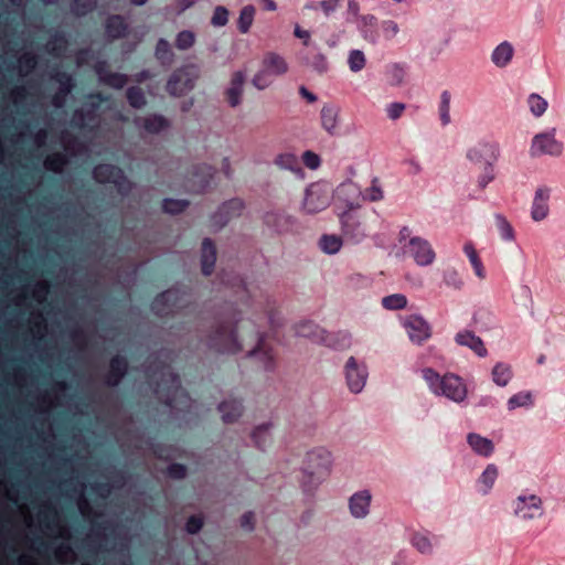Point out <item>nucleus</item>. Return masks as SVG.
I'll return each instance as SVG.
<instances>
[{"instance_id":"nucleus-1","label":"nucleus","mask_w":565,"mask_h":565,"mask_svg":"<svg viewBox=\"0 0 565 565\" xmlns=\"http://www.w3.org/2000/svg\"><path fill=\"white\" fill-rule=\"evenodd\" d=\"M422 376L427 382L430 391L437 396H445L456 403H461L468 394L467 384L459 375L446 373L440 375L431 367H424Z\"/></svg>"},{"instance_id":"nucleus-2","label":"nucleus","mask_w":565,"mask_h":565,"mask_svg":"<svg viewBox=\"0 0 565 565\" xmlns=\"http://www.w3.org/2000/svg\"><path fill=\"white\" fill-rule=\"evenodd\" d=\"M157 373L160 374V381L157 382L154 393L162 403L174 408L179 398H188L181 387L179 376L171 371L169 365H161L152 376H156Z\"/></svg>"},{"instance_id":"nucleus-3","label":"nucleus","mask_w":565,"mask_h":565,"mask_svg":"<svg viewBox=\"0 0 565 565\" xmlns=\"http://www.w3.org/2000/svg\"><path fill=\"white\" fill-rule=\"evenodd\" d=\"M338 216L341 223L342 234L352 239H359L365 236L363 230V214L358 203H345L338 205Z\"/></svg>"},{"instance_id":"nucleus-4","label":"nucleus","mask_w":565,"mask_h":565,"mask_svg":"<svg viewBox=\"0 0 565 565\" xmlns=\"http://www.w3.org/2000/svg\"><path fill=\"white\" fill-rule=\"evenodd\" d=\"M103 102L104 97L100 93L90 94L87 97L85 106L74 111L72 116V124L79 129H84L86 127L90 129L98 128L100 125L98 110Z\"/></svg>"},{"instance_id":"nucleus-5","label":"nucleus","mask_w":565,"mask_h":565,"mask_svg":"<svg viewBox=\"0 0 565 565\" xmlns=\"http://www.w3.org/2000/svg\"><path fill=\"white\" fill-rule=\"evenodd\" d=\"M332 198L333 190L328 183L315 182L307 189L303 209L310 214L319 213L330 205Z\"/></svg>"},{"instance_id":"nucleus-6","label":"nucleus","mask_w":565,"mask_h":565,"mask_svg":"<svg viewBox=\"0 0 565 565\" xmlns=\"http://www.w3.org/2000/svg\"><path fill=\"white\" fill-rule=\"evenodd\" d=\"M94 179L99 183H110L120 194H127L132 183L125 177L121 169L113 164H98L93 170Z\"/></svg>"},{"instance_id":"nucleus-7","label":"nucleus","mask_w":565,"mask_h":565,"mask_svg":"<svg viewBox=\"0 0 565 565\" xmlns=\"http://www.w3.org/2000/svg\"><path fill=\"white\" fill-rule=\"evenodd\" d=\"M402 326L409 340L417 345H423L433 335L430 323L420 315L413 313L406 316L402 320Z\"/></svg>"},{"instance_id":"nucleus-8","label":"nucleus","mask_w":565,"mask_h":565,"mask_svg":"<svg viewBox=\"0 0 565 565\" xmlns=\"http://www.w3.org/2000/svg\"><path fill=\"white\" fill-rule=\"evenodd\" d=\"M198 77V70L194 65L181 67L171 75L167 89L173 96H182L194 87Z\"/></svg>"},{"instance_id":"nucleus-9","label":"nucleus","mask_w":565,"mask_h":565,"mask_svg":"<svg viewBox=\"0 0 565 565\" xmlns=\"http://www.w3.org/2000/svg\"><path fill=\"white\" fill-rule=\"evenodd\" d=\"M66 390L67 383L65 381L54 382L50 390H46L36 396V412L40 414H50L52 409L58 406L61 395L65 393Z\"/></svg>"},{"instance_id":"nucleus-10","label":"nucleus","mask_w":565,"mask_h":565,"mask_svg":"<svg viewBox=\"0 0 565 565\" xmlns=\"http://www.w3.org/2000/svg\"><path fill=\"white\" fill-rule=\"evenodd\" d=\"M531 151L533 156H558L562 152V143L555 139L554 130L542 132L533 138Z\"/></svg>"},{"instance_id":"nucleus-11","label":"nucleus","mask_w":565,"mask_h":565,"mask_svg":"<svg viewBox=\"0 0 565 565\" xmlns=\"http://www.w3.org/2000/svg\"><path fill=\"white\" fill-rule=\"evenodd\" d=\"M366 376L365 366L359 364L355 358H349L345 364V377L349 388L354 393L361 392L365 385Z\"/></svg>"},{"instance_id":"nucleus-12","label":"nucleus","mask_w":565,"mask_h":565,"mask_svg":"<svg viewBox=\"0 0 565 565\" xmlns=\"http://www.w3.org/2000/svg\"><path fill=\"white\" fill-rule=\"evenodd\" d=\"M407 247L411 256L420 266L430 265L435 259V253L430 244L420 237L411 238Z\"/></svg>"},{"instance_id":"nucleus-13","label":"nucleus","mask_w":565,"mask_h":565,"mask_svg":"<svg viewBox=\"0 0 565 565\" xmlns=\"http://www.w3.org/2000/svg\"><path fill=\"white\" fill-rule=\"evenodd\" d=\"M180 299V292L177 289H168L161 292L152 302V310L159 317L173 315V306Z\"/></svg>"},{"instance_id":"nucleus-14","label":"nucleus","mask_w":565,"mask_h":565,"mask_svg":"<svg viewBox=\"0 0 565 565\" xmlns=\"http://www.w3.org/2000/svg\"><path fill=\"white\" fill-rule=\"evenodd\" d=\"M515 513L524 520L539 516L542 514V500L534 494L519 497Z\"/></svg>"},{"instance_id":"nucleus-15","label":"nucleus","mask_w":565,"mask_h":565,"mask_svg":"<svg viewBox=\"0 0 565 565\" xmlns=\"http://www.w3.org/2000/svg\"><path fill=\"white\" fill-rule=\"evenodd\" d=\"M213 341H215L218 350H235L236 345V334H235V323H225L220 326L213 337Z\"/></svg>"},{"instance_id":"nucleus-16","label":"nucleus","mask_w":565,"mask_h":565,"mask_svg":"<svg viewBox=\"0 0 565 565\" xmlns=\"http://www.w3.org/2000/svg\"><path fill=\"white\" fill-rule=\"evenodd\" d=\"M136 126L142 128L146 132L154 135L166 130L169 127V121L160 115H148L146 117H137L135 119Z\"/></svg>"},{"instance_id":"nucleus-17","label":"nucleus","mask_w":565,"mask_h":565,"mask_svg":"<svg viewBox=\"0 0 565 565\" xmlns=\"http://www.w3.org/2000/svg\"><path fill=\"white\" fill-rule=\"evenodd\" d=\"M244 83L245 74L242 71H237L232 75L230 87L225 90V97L231 107H236L241 104Z\"/></svg>"},{"instance_id":"nucleus-18","label":"nucleus","mask_w":565,"mask_h":565,"mask_svg":"<svg viewBox=\"0 0 565 565\" xmlns=\"http://www.w3.org/2000/svg\"><path fill=\"white\" fill-rule=\"evenodd\" d=\"M548 200L550 190L547 188H540L536 190L531 211V215L534 221H542L548 215Z\"/></svg>"},{"instance_id":"nucleus-19","label":"nucleus","mask_w":565,"mask_h":565,"mask_svg":"<svg viewBox=\"0 0 565 565\" xmlns=\"http://www.w3.org/2000/svg\"><path fill=\"white\" fill-rule=\"evenodd\" d=\"M372 495L370 491L362 490L354 493L349 501L350 511L355 518H364L369 513Z\"/></svg>"},{"instance_id":"nucleus-20","label":"nucleus","mask_w":565,"mask_h":565,"mask_svg":"<svg viewBox=\"0 0 565 565\" xmlns=\"http://www.w3.org/2000/svg\"><path fill=\"white\" fill-rule=\"evenodd\" d=\"M456 342L459 345L470 348L476 354L479 356H486L488 351L487 348L478 335H476L472 331L463 330L456 334Z\"/></svg>"},{"instance_id":"nucleus-21","label":"nucleus","mask_w":565,"mask_h":565,"mask_svg":"<svg viewBox=\"0 0 565 565\" xmlns=\"http://www.w3.org/2000/svg\"><path fill=\"white\" fill-rule=\"evenodd\" d=\"M216 262V247L211 238H204L201 246V267L204 275H211Z\"/></svg>"},{"instance_id":"nucleus-22","label":"nucleus","mask_w":565,"mask_h":565,"mask_svg":"<svg viewBox=\"0 0 565 565\" xmlns=\"http://www.w3.org/2000/svg\"><path fill=\"white\" fill-rule=\"evenodd\" d=\"M127 367L128 364L124 358L119 355L114 356L109 363V371L105 376L106 384L108 386L118 385L121 379L125 376Z\"/></svg>"},{"instance_id":"nucleus-23","label":"nucleus","mask_w":565,"mask_h":565,"mask_svg":"<svg viewBox=\"0 0 565 565\" xmlns=\"http://www.w3.org/2000/svg\"><path fill=\"white\" fill-rule=\"evenodd\" d=\"M467 443L470 448L481 457H490L494 451L493 441L477 433H469L467 435Z\"/></svg>"},{"instance_id":"nucleus-24","label":"nucleus","mask_w":565,"mask_h":565,"mask_svg":"<svg viewBox=\"0 0 565 565\" xmlns=\"http://www.w3.org/2000/svg\"><path fill=\"white\" fill-rule=\"evenodd\" d=\"M28 326L34 339L42 340L47 333V321L43 312L39 309L30 312Z\"/></svg>"},{"instance_id":"nucleus-25","label":"nucleus","mask_w":565,"mask_h":565,"mask_svg":"<svg viewBox=\"0 0 565 565\" xmlns=\"http://www.w3.org/2000/svg\"><path fill=\"white\" fill-rule=\"evenodd\" d=\"M104 66V64H99L96 67L100 82L114 88H122L128 83L127 75L108 72Z\"/></svg>"},{"instance_id":"nucleus-26","label":"nucleus","mask_w":565,"mask_h":565,"mask_svg":"<svg viewBox=\"0 0 565 565\" xmlns=\"http://www.w3.org/2000/svg\"><path fill=\"white\" fill-rule=\"evenodd\" d=\"M78 497L76 499V505L84 519L94 520L98 516L94 508L92 507L89 500L87 499L86 492V483L79 482L78 484Z\"/></svg>"},{"instance_id":"nucleus-27","label":"nucleus","mask_w":565,"mask_h":565,"mask_svg":"<svg viewBox=\"0 0 565 565\" xmlns=\"http://www.w3.org/2000/svg\"><path fill=\"white\" fill-rule=\"evenodd\" d=\"M264 68L275 75L285 74L288 71L286 61L276 53H267L263 61Z\"/></svg>"},{"instance_id":"nucleus-28","label":"nucleus","mask_w":565,"mask_h":565,"mask_svg":"<svg viewBox=\"0 0 565 565\" xmlns=\"http://www.w3.org/2000/svg\"><path fill=\"white\" fill-rule=\"evenodd\" d=\"M218 411L222 413L223 422L232 424L242 415V405L236 401H224L220 404Z\"/></svg>"},{"instance_id":"nucleus-29","label":"nucleus","mask_w":565,"mask_h":565,"mask_svg":"<svg viewBox=\"0 0 565 565\" xmlns=\"http://www.w3.org/2000/svg\"><path fill=\"white\" fill-rule=\"evenodd\" d=\"M498 476L499 470L497 466L493 463L488 465L478 480L479 491L487 494L492 489Z\"/></svg>"},{"instance_id":"nucleus-30","label":"nucleus","mask_w":565,"mask_h":565,"mask_svg":"<svg viewBox=\"0 0 565 565\" xmlns=\"http://www.w3.org/2000/svg\"><path fill=\"white\" fill-rule=\"evenodd\" d=\"M55 561L61 565H67L75 563L77 558L76 552L71 545L62 543L54 548L53 552Z\"/></svg>"},{"instance_id":"nucleus-31","label":"nucleus","mask_w":565,"mask_h":565,"mask_svg":"<svg viewBox=\"0 0 565 565\" xmlns=\"http://www.w3.org/2000/svg\"><path fill=\"white\" fill-rule=\"evenodd\" d=\"M513 376L511 366L507 363H497L492 369V380L499 386H505Z\"/></svg>"},{"instance_id":"nucleus-32","label":"nucleus","mask_w":565,"mask_h":565,"mask_svg":"<svg viewBox=\"0 0 565 565\" xmlns=\"http://www.w3.org/2000/svg\"><path fill=\"white\" fill-rule=\"evenodd\" d=\"M67 158L61 152H53L46 156L43 166L47 171L61 173L67 164Z\"/></svg>"},{"instance_id":"nucleus-33","label":"nucleus","mask_w":565,"mask_h":565,"mask_svg":"<svg viewBox=\"0 0 565 565\" xmlns=\"http://www.w3.org/2000/svg\"><path fill=\"white\" fill-rule=\"evenodd\" d=\"M38 65V57L31 52L22 53L18 58L20 76L24 77L31 74Z\"/></svg>"},{"instance_id":"nucleus-34","label":"nucleus","mask_w":565,"mask_h":565,"mask_svg":"<svg viewBox=\"0 0 565 565\" xmlns=\"http://www.w3.org/2000/svg\"><path fill=\"white\" fill-rule=\"evenodd\" d=\"M256 9L254 6L248 4L245 6L241 12L237 20V29L241 33H247L249 31L250 25L253 24L255 18Z\"/></svg>"},{"instance_id":"nucleus-35","label":"nucleus","mask_w":565,"mask_h":565,"mask_svg":"<svg viewBox=\"0 0 565 565\" xmlns=\"http://www.w3.org/2000/svg\"><path fill=\"white\" fill-rule=\"evenodd\" d=\"M513 55V47L510 43H501L492 54V61L498 66H505Z\"/></svg>"},{"instance_id":"nucleus-36","label":"nucleus","mask_w":565,"mask_h":565,"mask_svg":"<svg viewBox=\"0 0 565 565\" xmlns=\"http://www.w3.org/2000/svg\"><path fill=\"white\" fill-rule=\"evenodd\" d=\"M342 238L334 234H324L321 236L319 245L327 254H335L342 247Z\"/></svg>"},{"instance_id":"nucleus-37","label":"nucleus","mask_w":565,"mask_h":565,"mask_svg":"<svg viewBox=\"0 0 565 565\" xmlns=\"http://www.w3.org/2000/svg\"><path fill=\"white\" fill-rule=\"evenodd\" d=\"M463 250L466 255L468 256L469 260L471 262L473 269L476 274L480 277H484V267L481 262V258L479 257V254L472 243H466L463 246Z\"/></svg>"},{"instance_id":"nucleus-38","label":"nucleus","mask_w":565,"mask_h":565,"mask_svg":"<svg viewBox=\"0 0 565 565\" xmlns=\"http://www.w3.org/2000/svg\"><path fill=\"white\" fill-rule=\"evenodd\" d=\"M321 122L330 134H334L338 126V110L333 107H323Z\"/></svg>"},{"instance_id":"nucleus-39","label":"nucleus","mask_w":565,"mask_h":565,"mask_svg":"<svg viewBox=\"0 0 565 565\" xmlns=\"http://www.w3.org/2000/svg\"><path fill=\"white\" fill-rule=\"evenodd\" d=\"M533 404L532 393L529 391L519 392L512 395L508 401V407L510 411L519 407H529Z\"/></svg>"},{"instance_id":"nucleus-40","label":"nucleus","mask_w":565,"mask_h":565,"mask_svg":"<svg viewBox=\"0 0 565 565\" xmlns=\"http://www.w3.org/2000/svg\"><path fill=\"white\" fill-rule=\"evenodd\" d=\"M50 288L51 286L47 280H38L32 287L31 296L39 305H43L47 299Z\"/></svg>"},{"instance_id":"nucleus-41","label":"nucleus","mask_w":565,"mask_h":565,"mask_svg":"<svg viewBox=\"0 0 565 565\" xmlns=\"http://www.w3.org/2000/svg\"><path fill=\"white\" fill-rule=\"evenodd\" d=\"M382 306L387 310H402L407 307V298L402 294H394L382 299Z\"/></svg>"},{"instance_id":"nucleus-42","label":"nucleus","mask_w":565,"mask_h":565,"mask_svg":"<svg viewBox=\"0 0 565 565\" xmlns=\"http://www.w3.org/2000/svg\"><path fill=\"white\" fill-rule=\"evenodd\" d=\"M306 62L309 66H311L315 71H317L320 74L328 71V62L326 57L318 52H308V54L306 55Z\"/></svg>"},{"instance_id":"nucleus-43","label":"nucleus","mask_w":565,"mask_h":565,"mask_svg":"<svg viewBox=\"0 0 565 565\" xmlns=\"http://www.w3.org/2000/svg\"><path fill=\"white\" fill-rule=\"evenodd\" d=\"M126 96L130 106L134 108H141L146 105V97L140 87H129L126 92Z\"/></svg>"},{"instance_id":"nucleus-44","label":"nucleus","mask_w":565,"mask_h":565,"mask_svg":"<svg viewBox=\"0 0 565 565\" xmlns=\"http://www.w3.org/2000/svg\"><path fill=\"white\" fill-rule=\"evenodd\" d=\"M527 103L530 106V110L536 117L542 116L547 108V102L537 94H531L529 96Z\"/></svg>"},{"instance_id":"nucleus-45","label":"nucleus","mask_w":565,"mask_h":565,"mask_svg":"<svg viewBox=\"0 0 565 565\" xmlns=\"http://www.w3.org/2000/svg\"><path fill=\"white\" fill-rule=\"evenodd\" d=\"M412 543L420 553H428L431 551L433 547L431 540L426 533H414L412 537Z\"/></svg>"},{"instance_id":"nucleus-46","label":"nucleus","mask_w":565,"mask_h":565,"mask_svg":"<svg viewBox=\"0 0 565 565\" xmlns=\"http://www.w3.org/2000/svg\"><path fill=\"white\" fill-rule=\"evenodd\" d=\"M108 35H126V24L124 18L119 15L110 17L107 23Z\"/></svg>"},{"instance_id":"nucleus-47","label":"nucleus","mask_w":565,"mask_h":565,"mask_svg":"<svg viewBox=\"0 0 565 565\" xmlns=\"http://www.w3.org/2000/svg\"><path fill=\"white\" fill-rule=\"evenodd\" d=\"M244 202L239 199H233V200H230L227 202H225L222 207H221V211L226 215V216H233V215H239L242 213V211L244 210Z\"/></svg>"},{"instance_id":"nucleus-48","label":"nucleus","mask_w":565,"mask_h":565,"mask_svg":"<svg viewBox=\"0 0 565 565\" xmlns=\"http://www.w3.org/2000/svg\"><path fill=\"white\" fill-rule=\"evenodd\" d=\"M188 205L189 202L184 200L166 199L163 201L162 207L167 213L178 214L183 212Z\"/></svg>"},{"instance_id":"nucleus-49","label":"nucleus","mask_w":565,"mask_h":565,"mask_svg":"<svg viewBox=\"0 0 565 565\" xmlns=\"http://www.w3.org/2000/svg\"><path fill=\"white\" fill-rule=\"evenodd\" d=\"M96 6V0H72V10L76 15H84Z\"/></svg>"},{"instance_id":"nucleus-50","label":"nucleus","mask_w":565,"mask_h":565,"mask_svg":"<svg viewBox=\"0 0 565 565\" xmlns=\"http://www.w3.org/2000/svg\"><path fill=\"white\" fill-rule=\"evenodd\" d=\"M349 66L351 71L359 72L365 66V57L362 51L353 50L349 55Z\"/></svg>"},{"instance_id":"nucleus-51","label":"nucleus","mask_w":565,"mask_h":565,"mask_svg":"<svg viewBox=\"0 0 565 565\" xmlns=\"http://www.w3.org/2000/svg\"><path fill=\"white\" fill-rule=\"evenodd\" d=\"M497 223L502 237L508 241H513L515 235L510 222L503 215L499 214L497 215Z\"/></svg>"},{"instance_id":"nucleus-52","label":"nucleus","mask_w":565,"mask_h":565,"mask_svg":"<svg viewBox=\"0 0 565 565\" xmlns=\"http://www.w3.org/2000/svg\"><path fill=\"white\" fill-rule=\"evenodd\" d=\"M228 15H230V12L225 7L217 6L214 9V12H213V15L211 19V23L214 26H224L228 22Z\"/></svg>"},{"instance_id":"nucleus-53","label":"nucleus","mask_w":565,"mask_h":565,"mask_svg":"<svg viewBox=\"0 0 565 565\" xmlns=\"http://www.w3.org/2000/svg\"><path fill=\"white\" fill-rule=\"evenodd\" d=\"M26 96H28V90H26L25 86H23V85L14 86L9 92V99L14 105L22 104L26 99Z\"/></svg>"},{"instance_id":"nucleus-54","label":"nucleus","mask_w":565,"mask_h":565,"mask_svg":"<svg viewBox=\"0 0 565 565\" xmlns=\"http://www.w3.org/2000/svg\"><path fill=\"white\" fill-rule=\"evenodd\" d=\"M449 108H450V94L448 92H444L441 94L439 111H440L441 121L445 125L450 121Z\"/></svg>"},{"instance_id":"nucleus-55","label":"nucleus","mask_w":565,"mask_h":565,"mask_svg":"<svg viewBox=\"0 0 565 565\" xmlns=\"http://www.w3.org/2000/svg\"><path fill=\"white\" fill-rule=\"evenodd\" d=\"M494 179V171L491 163H484L483 172L478 177L479 188L484 189Z\"/></svg>"},{"instance_id":"nucleus-56","label":"nucleus","mask_w":565,"mask_h":565,"mask_svg":"<svg viewBox=\"0 0 565 565\" xmlns=\"http://www.w3.org/2000/svg\"><path fill=\"white\" fill-rule=\"evenodd\" d=\"M47 529L53 530V526L46 525ZM55 536L65 541H70L72 539V531L70 526L61 521H57L54 525Z\"/></svg>"},{"instance_id":"nucleus-57","label":"nucleus","mask_w":565,"mask_h":565,"mask_svg":"<svg viewBox=\"0 0 565 565\" xmlns=\"http://www.w3.org/2000/svg\"><path fill=\"white\" fill-rule=\"evenodd\" d=\"M302 162L307 168L315 170L320 166L321 161L320 157L317 153L307 150L302 154Z\"/></svg>"},{"instance_id":"nucleus-58","label":"nucleus","mask_w":565,"mask_h":565,"mask_svg":"<svg viewBox=\"0 0 565 565\" xmlns=\"http://www.w3.org/2000/svg\"><path fill=\"white\" fill-rule=\"evenodd\" d=\"M54 79L60 84L58 89H66L68 90V94L71 93L73 88V78L71 75L62 72H57L54 75Z\"/></svg>"},{"instance_id":"nucleus-59","label":"nucleus","mask_w":565,"mask_h":565,"mask_svg":"<svg viewBox=\"0 0 565 565\" xmlns=\"http://www.w3.org/2000/svg\"><path fill=\"white\" fill-rule=\"evenodd\" d=\"M406 109V105L403 104V103H392L387 106L386 108V113H387V116L392 119V120H396L398 119L404 110Z\"/></svg>"},{"instance_id":"nucleus-60","label":"nucleus","mask_w":565,"mask_h":565,"mask_svg":"<svg viewBox=\"0 0 565 565\" xmlns=\"http://www.w3.org/2000/svg\"><path fill=\"white\" fill-rule=\"evenodd\" d=\"M203 526V519L199 515H192L189 518L185 529L189 533L195 534L198 533Z\"/></svg>"},{"instance_id":"nucleus-61","label":"nucleus","mask_w":565,"mask_h":565,"mask_svg":"<svg viewBox=\"0 0 565 565\" xmlns=\"http://www.w3.org/2000/svg\"><path fill=\"white\" fill-rule=\"evenodd\" d=\"M0 493L12 502L18 501V492L3 479H0Z\"/></svg>"},{"instance_id":"nucleus-62","label":"nucleus","mask_w":565,"mask_h":565,"mask_svg":"<svg viewBox=\"0 0 565 565\" xmlns=\"http://www.w3.org/2000/svg\"><path fill=\"white\" fill-rule=\"evenodd\" d=\"M253 84L258 88V89H264L266 87H268L270 85V81L267 76V71L264 70V71H260L258 72L254 78H253Z\"/></svg>"},{"instance_id":"nucleus-63","label":"nucleus","mask_w":565,"mask_h":565,"mask_svg":"<svg viewBox=\"0 0 565 565\" xmlns=\"http://www.w3.org/2000/svg\"><path fill=\"white\" fill-rule=\"evenodd\" d=\"M169 53V43L164 39H160L157 45V55L163 63H171V57L166 56Z\"/></svg>"},{"instance_id":"nucleus-64","label":"nucleus","mask_w":565,"mask_h":565,"mask_svg":"<svg viewBox=\"0 0 565 565\" xmlns=\"http://www.w3.org/2000/svg\"><path fill=\"white\" fill-rule=\"evenodd\" d=\"M168 473L171 478L182 479L186 475V468L180 463H172L168 468Z\"/></svg>"}]
</instances>
